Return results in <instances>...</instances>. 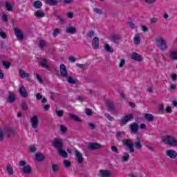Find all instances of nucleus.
<instances>
[{"label":"nucleus","instance_id":"f257e3e1","mask_svg":"<svg viewBox=\"0 0 177 177\" xmlns=\"http://www.w3.org/2000/svg\"><path fill=\"white\" fill-rule=\"evenodd\" d=\"M163 142L166 143V145H169V146H172L173 147H177V140L176 138L171 136H166L163 137Z\"/></svg>","mask_w":177,"mask_h":177},{"label":"nucleus","instance_id":"f03ea898","mask_svg":"<svg viewBox=\"0 0 177 177\" xmlns=\"http://www.w3.org/2000/svg\"><path fill=\"white\" fill-rule=\"evenodd\" d=\"M19 167H24L21 169L22 174H27L29 175V174H31V171H32V168H31V166L27 165V162L26 160H20L19 163Z\"/></svg>","mask_w":177,"mask_h":177},{"label":"nucleus","instance_id":"7ed1b4c3","mask_svg":"<svg viewBox=\"0 0 177 177\" xmlns=\"http://www.w3.org/2000/svg\"><path fill=\"white\" fill-rule=\"evenodd\" d=\"M52 145L53 147H55V149H57L58 151L63 149L64 143L63 142V140L62 138H55L52 142Z\"/></svg>","mask_w":177,"mask_h":177},{"label":"nucleus","instance_id":"20e7f679","mask_svg":"<svg viewBox=\"0 0 177 177\" xmlns=\"http://www.w3.org/2000/svg\"><path fill=\"white\" fill-rule=\"evenodd\" d=\"M156 42L157 44L158 48H159L161 50H165L168 48L167 46V42L162 38L156 39Z\"/></svg>","mask_w":177,"mask_h":177},{"label":"nucleus","instance_id":"39448f33","mask_svg":"<svg viewBox=\"0 0 177 177\" xmlns=\"http://www.w3.org/2000/svg\"><path fill=\"white\" fill-rule=\"evenodd\" d=\"M133 118V115L129 114L123 116L122 119L119 120L120 122V125H127L129 121H132V119Z\"/></svg>","mask_w":177,"mask_h":177},{"label":"nucleus","instance_id":"423d86ee","mask_svg":"<svg viewBox=\"0 0 177 177\" xmlns=\"http://www.w3.org/2000/svg\"><path fill=\"white\" fill-rule=\"evenodd\" d=\"M124 146H127L130 153H135V149L133 148V142L130 139H126L122 140Z\"/></svg>","mask_w":177,"mask_h":177},{"label":"nucleus","instance_id":"0eeeda50","mask_svg":"<svg viewBox=\"0 0 177 177\" xmlns=\"http://www.w3.org/2000/svg\"><path fill=\"white\" fill-rule=\"evenodd\" d=\"M30 122L32 124V128H33V129H37L39 124V119H38V116L37 115L32 116L30 118Z\"/></svg>","mask_w":177,"mask_h":177},{"label":"nucleus","instance_id":"6e6552de","mask_svg":"<svg viewBox=\"0 0 177 177\" xmlns=\"http://www.w3.org/2000/svg\"><path fill=\"white\" fill-rule=\"evenodd\" d=\"M105 104L108 108V111H115V106L113 101L110 100H104Z\"/></svg>","mask_w":177,"mask_h":177},{"label":"nucleus","instance_id":"1a4fd4ad","mask_svg":"<svg viewBox=\"0 0 177 177\" xmlns=\"http://www.w3.org/2000/svg\"><path fill=\"white\" fill-rule=\"evenodd\" d=\"M14 32L19 41H23L24 39V34H23V32L21 30H19L17 28H14Z\"/></svg>","mask_w":177,"mask_h":177},{"label":"nucleus","instance_id":"9d476101","mask_svg":"<svg viewBox=\"0 0 177 177\" xmlns=\"http://www.w3.org/2000/svg\"><path fill=\"white\" fill-rule=\"evenodd\" d=\"M59 71L61 76L63 78H67V75H68V71H67V68L66 67V65L64 64H61L59 66Z\"/></svg>","mask_w":177,"mask_h":177},{"label":"nucleus","instance_id":"9b49d317","mask_svg":"<svg viewBox=\"0 0 177 177\" xmlns=\"http://www.w3.org/2000/svg\"><path fill=\"white\" fill-rule=\"evenodd\" d=\"M4 135H6L8 138H12L16 135V131L13 128L6 129L4 131Z\"/></svg>","mask_w":177,"mask_h":177},{"label":"nucleus","instance_id":"f8f14e48","mask_svg":"<svg viewBox=\"0 0 177 177\" xmlns=\"http://www.w3.org/2000/svg\"><path fill=\"white\" fill-rule=\"evenodd\" d=\"M102 149V145L97 142H91L88 144L89 150H99Z\"/></svg>","mask_w":177,"mask_h":177},{"label":"nucleus","instance_id":"ddd939ff","mask_svg":"<svg viewBox=\"0 0 177 177\" xmlns=\"http://www.w3.org/2000/svg\"><path fill=\"white\" fill-rule=\"evenodd\" d=\"M75 154L77 162H79V164H82V162H84V157H82V153H81L80 151L76 150L75 151Z\"/></svg>","mask_w":177,"mask_h":177},{"label":"nucleus","instance_id":"4468645a","mask_svg":"<svg viewBox=\"0 0 177 177\" xmlns=\"http://www.w3.org/2000/svg\"><path fill=\"white\" fill-rule=\"evenodd\" d=\"M166 155L169 157V158L175 159L177 157L176 151L169 149L166 151Z\"/></svg>","mask_w":177,"mask_h":177},{"label":"nucleus","instance_id":"2eb2a0df","mask_svg":"<svg viewBox=\"0 0 177 177\" xmlns=\"http://www.w3.org/2000/svg\"><path fill=\"white\" fill-rule=\"evenodd\" d=\"M65 32H66V34H77V28H75V26H68L66 28Z\"/></svg>","mask_w":177,"mask_h":177},{"label":"nucleus","instance_id":"dca6fc26","mask_svg":"<svg viewBox=\"0 0 177 177\" xmlns=\"http://www.w3.org/2000/svg\"><path fill=\"white\" fill-rule=\"evenodd\" d=\"M110 40L113 42V44H120V39H121V36L119 35H113L110 37Z\"/></svg>","mask_w":177,"mask_h":177},{"label":"nucleus","instance_id":"f3484780","mask_svg":"<svg viewBox=\"0 0 177 177\" xmlns=\"http://www.w3.org/2000/svg\"><path fill=\"white\" fill-rule=\"evenodd\" d=\"M19 92L22 97H27L28 96V93H27V90H26L24 86L19 88Z\"/></svg>","mask_w":177,"mask_h":177},{"label":"nucleus","instance_id":"a211bd4d","mask_svg":"<svg viewBox=\"0 0 177 177\" xmlns=\"http://www.w3.org/2000/svg\"><path fill=\"white\" fill-rule=\"evenodd\" d=\"M131 57L133 60L136 62H142V56L138 54V53H133L131 55Z\"/></svg>","mask_w":177,"mask_h":177},{"label":"nucleus","instance_id":"6ab92c4d","mask_svg":"<svg viewBox=\"0 0 177 177\" xmlns=\"http://www.w3.org/2000/svg\"><path fill=\"white\" fill-rule=\"evenodd\" d=\"M35 157H36V160L38 161L39 162H42V161L45 160V156H44V153L41 152H37L35 154Z\"/></svg>","mask_w":177,"mask_h":177},{"label":"nucleus","instance_id":"aec40b11","mask_svg":"<svg viewBox=\"0 0 177 177\" xmlns=\"http://www.w3.org/2000/svg\"><path fill=\"white\" fill-rule=\"evenodd\" d=\"M93 49H97L99 48V37H95L92 41Z\"/></svg>","mask_w":177,"mask_h":177},{"label":"nucleus","instance_id":"412c9836","mask_svg":"<svg viewBox=\"0 0 177 177\" xmlns=\"http://www.w3.org/2000/svg\"><path fill=\"white\" fill-rule=\"evenodd\" d=\"M16 101V94L13 93H10L7 99L8 103H13Z\"/></svg>","mask_w":177,"mask_h":177},{"label":"nucleus","instance_id":"4be33fe9","mask_svg":"<svg viewBox=\"0 0 177 177\" xmlns=\"http://www.w3.org/2000/svg\"><path fill=\"white\" fill-rule=\"evenodd\" d=\"M101 177H111V172L109 170H100Z\"/></svg>","mask_w":177,"mask_h":177},{"label":"nucleus","instance_id":"5701e85b","mask_svg":"<svg viewBox=\"0 0 177 177\" xmlns=\"http://www.w3.org/2000/svg\"><path fill=\"white\" fill-rule=\"evenodd\" d=\"M130 129L133 133H136L139 130V125L138 123H132L130 126Z\"/></svg>","mask_w":177,"mask_h":177},{"label":"nucleus","instance_id":"b1692460","mask_svg":"<svg viewBox=\"0 0 177 177\" xmlns=\"http://www.w3.org/2000/svg\"><path fill=\"white\" fill-rule=\"evenodd\" d=\"M68 115L73 121H75V122H82V120L80 118V117L77 116L76 115L68 113Z\"/></svg>","mask_w":177,"mask_h":177},{"label":"nucleus","instance_id":"393cba45","mask_svg":"<svg viewBox=\"0 0 177 177\" xmlns=\"http://www.w3.org/2000/svg\"><path fill=\"white\" fill-rule=\"evenodd\" d=\"M45 3L50 6H56L58 5L59 1H57V0H45Z\"/></svg>","mask_w":177,"mask_h":177},{"label":"nucleus","instance_id":"a878e982","mask_svg":"<svg viewBox=\"0 0 177 177\" xmlns=\"http://www.w3.org/2000/svg\"><path fill=\"white\" fill-rule=\"evenodd\" d=\"M34 15L35 17H37V19H42V17H45V12L41 10H37L35 12Z\"/></svg>","mask_w":177,"mask_h":177},{"label":"nucleus","instance_id":"bb28decb","mask_svg":"<svg viewBox=\"0 0 177 177\" xmlns=\"http://www.w3.org/2000/svg\"><path fill=\"white\" fill-rule=\"evenodd\" d=\"M40 66H41V67H44V68H46V70H49L50 67L48 65V60L43 59H41V61L40 62Z\"/></svg>","mask_w":177,"mask_h":177},{"label":"nucleus","instance_id":"cd10ccee","mask_svg":"<svg viewBox=\"0 0 177 177\" xmlns=\"http://www.w3.org/2000/svg\"><path fill=\"white\" fill-rule=\"evenodd\" d=\"M57 151L59 156H62V157H64V158H67L68 153H67V151L63 150V148L58 149Z\"/></svg>","mask_w":177,"mask_h":177},{"label":"nucleus","instance_id":"c85d7f7f","mask_svg":"<svg viewBox=\"0 0 177 177\" xmlns=\"http://www.w3.org/2000/svg\"><path fill=\"white\" fill-rule=\"evenodd\" d=\"M145 118L147 121H149V122H153V121H154V116L150 113H146L145 115Z\"/></svg>","mask_w":177,"mask_h":177},{"label":"nucleus","instance_id":"c756f323","mask_svg":"<svg viewBox=\"0 0 177 177\" xmlns=\"http://www.w3.org/2000/svg\"><path fill=\"white\" fill-rule=\"evenodd\" d=\"M19 73L20 78H28V77H30V74L26 73V72L23 71V69H19Z\"/></svg>","mask_w":177,"mask_h":177},{"label":"nucleus","instance_id":"7c9ffc66","mask_svg":"<svg viewBox=\"0 0 177 177\" xmlns=\"http://www.w3.org/2000/svg\"><path fill=\"white\" fill-rule=\"evenodd\" d=\"M33 6L35 9H41L42 8V2L40 1H36L33 3Z\"/></svg>","mask_w":177,"mask_h":177},{"label":"nucleus","instance_id":"2f4dec72","mask_svg":"<svg viewBox=\"0 0 177 177\" xmlns=\"http://www.w3.org/2000/svg\"><path fill=\"white\" fill-rule=\"evenodd\" d=\"M136 149L140 150L142 149V144L140 143V138H138L137 140L133 143Z\"/></svg>","mask_w":177,"mask_h":177},{"label":"nucleus","instance_id":"473e14b6","mask_svg":"<svg viewBox=\"0 0 177 177\" xmlns=\"http://www.w3.org/2000/svg\"><path fill=\"white\" fill-rule=\"evenodd\" d=\"M133 41L136 45H139L140 44V35L139 34H136Z\"/></svg>","mask_w":177,"mask_h":177},{"label":"nucleus","instance_id":"72a5a7b5","mask_svg":"<svg viewBox=\"0 0 177 177\" xmlns=\"http://www.w3.org/2000/svg\"><path fill=\"white\" fill-rule=\"evenodd\" d=\"M64 78H67V82H68V84H71L72 85H74V84H77L75 80H74L71 76H68V75H67V77Z\"/></svg>","mask_w":177,"mask_h":177},{"label":"nucleus","instance_id":"f704fd0d","mask_svg":"<svg viewBox=\"0 0 177 177\" xmlns=\"http://www.w3.org/2000/svg\"><path fill=\"white\" fill-rule=\"evenodd\" d=\"M6 170L8 171L9 175H13V168L10 164H7Z\"/></svg>","mask_w":177,"mask_h":177},{"label":"nucleus","instance_id":"c9c22d12","mask_svg":"<svg viewBox=\"0 0 177 177\" xmlns=\"http://www.w3.org/2000/svg\"><path fill=\"white\" fill-rule=\"evenodd\" d=\"M104 48L105 50L109 53H113V52H114V49H113V48H111L109 44H105Z\"/></svg>","mask_w":177,"mask_h":177},{"label":"nucleus","instance_id":"e433bc0d","mask_svg":"<svg viewBox=\"0 0 177 177\" xmlns=\"http://www.w3.org/2000/svg\"><path fill=\"white\" fill-rule=\"evenodd\" d=\"M57 20L58 21V23L59 24H66V19L64 18H62L59 15H56Z\"/></svg>","mask_w":177,"mask_h":177},{"label":"nucleus","instance_id":"4c0bfd02","mask_svg":"<svg viewBox=\"0 0 177 177\" xmlns=\"http://www.w3.org/2000/svg\"><path fill=\"white\" fill-rule=\"evenodd\" d=\"M21 107L24 111H27V110H28V106L27 105V102L25 101L21 102Z\"/></svg>","mask_w":177,"mask_h":177},{"label":"nucleus","instance_id":"58836bf2","mask_svg":"<svg viewBox=\"0 0 177 177\" xmlns=\"http://www.w3.org/2000/svg\"><path fill=\"white\" fill-rule=\"evenodd\" d=\"M6 9H7V10L8 12H12V10H13V7L12 6V4H10V3L6 2Z\"/></svg>","mask_w":177,"mask_h":177},{"label":"nucleus","instance_id":"ea45409f","mask_svg":"<svg viewBox=\"0 0 177 177\" xmlns=\"http://www.w3.org/2000/svg\"><path fill=\"white\" fill-rule=\"evenodd\" d=\"M169 57L172 59V60H177V52L176 51H172L170 53Z\"/></svg>","mask_w":177,"mask_h":177},{"label":"nucleus","instance_id":"a19ab883","mask_svg":"<svg viewBox=\"0 0 177 177\" xmlns=\"http://www.w3.org/2000/svg\"><path fill=\"white\" fill-rule=\"evenodd\" d=\"M2 64H3V66H5V68H6L8 70V68H9V67H10L11 66V64L10 62H8V61H5V60H3L2 61Z\"/></svg>","mask_w":177,"mask_h":177},{"label":"nucleus","instance_id":"79ce46f5","mask_svg":"<svg viewBox=\"0 0 177 177\" xmlns=\"http://www.w3.org/2000/svg\"><path fill=\"white\" fill-rule=\"evenodd\" d=\"M59 169V165H53L52 167H50V170L53 171V172H57Z\"/></svg>","mask_w":177,"mask_h":177},{"label":"nucleus","instance_id":"37998d69","mask_svg":"<svg viewBox=\"0 0 177 177\" xmlns=\"http://www.w3.org/2000/svg\"><path fill=\"white\" fill-rule=\"evenodd\" d=\"M64 165L65 168H70V167H71V162L70 160H65L64 161Z\"/></svg>","mask_w":177,"mask_h":177},{"label":"nucleus","instance_id":"c03bdc74","mask_svg":"<svg viewBox=\"0 0 177 177\" xmlns=\"http://www.w3.org/2000/svg\"><path fill=\"white\" fill-rule=\"evenodd\" d=\"M45 46H46V41H45V40H44V39L40 40L39 48L43 49V48H45Z\"/></svg>","mask_w":177,"mask_h":177},{"label":"nucleus","instance_id":"a18cd8bd","mask_svg":"<svg viewBox=\"0 0 177 177\" xmlns=\"http://www.w3.org/2000/svg\"><path fill=\"white\" fill-rule=\"evenodd\" d=\"M59 34H60V29H59V28L54 29L53 36L54 37H57V35H59Z\"/></svg>","mask_w":177,"mask_h":177},{"label":"nucleus","instance_id":"49530a36","mask_svg":"<svg viewBox=\"0 0 177 177\" xmlns=\"http://www.w3.org/2000/svg\"><path fill=\"white\" fill-rule=\"evenodd\" d=\"M127 26L129 27L131 30H135V24L132 21L127 22Z\"/></svg>","mask_w":177,"mask_h":177},{"label":"nucleus","instance_id":"de8ad7c7","mask_svg":"<svg viewBox=\"0 0 177 177\" xmlns=\"http://www.w3.org/2000/svg\"><path fill=\"white\" fill-rule=\"evenodd\" d=\"M122 160L124 162L128 161V160H129V155L128 153H124V156L122 157Z\"/></svg>","mask_w":177,"mask_h":177},{"label":"nucleus","instance_id":"09e8293b","mask_svg":"<svg viewBox=\"0 0 177 177\" xmlns=\"http://www.w3.org/2000/svg\"><path fill=\"white\" fill-rule=\"evenodd\" d=\"M0 37H1V38H3V39H6L8 36L6 35V33H5V32L2 31L0 29Z\"/></svg>","mask_w":177,"mask_h":177},{"label":"nucleus","instance_id":"8fccbe9b","mask_svg":"<svg viewBox=\"0 0 177 177\" xmlns=\"http://www.w3.org/2000/svg\"><path fill=\"white\" fill-rule=\"evenodd\" d=\"M60 130L62 132V133H66V132H67V127H66L64 125H61Z\"/></svg>","mask_w":177,"mask_h":177},{"label":"nucleus","instance_id":"3c124183","mask_svg":"<svg viewBox=\"0 0 177 177\" xmlns=\"http://www.w3.org/2000/svg\"><path fill=\"white\" fill-rule=\"evenodd\" d=\"M157 21H158V18L157 17H153L150 19L151 24H156Z\"/></svg>","mask_w":177,"mask_h":177},{"label":"nucleus","instance_id":"603ef678","mask_svg":"<svg viewBox=\"0 0 177 177\" xmlns=\"http://www.w3.org/2000/svg\"><path fill=\"white\" fill-rule=\"evenodd\" d=\"M93 35H95V31H93V30H90L87 33V37H88V38H92V37H93Z\"/></svg>","mask_w":177,"mask_h":177},{"label":"nucleus","instance_id":"864d4df0","mask_svg":"<svg viewBox=\"0 0 177 177\" xmlns=\"http://www.w3.org/2000/svg\"><path fill=\"white\" fill-rule=\"evenodd\" d=\"M105 117L108 118L109 121H114V118H113L110 114L109 113H105Z\"/></svg>","mask_w":177,"mask_h":177},{"label":"nucleus","instance_id":"5fc2aeb1","mask_svg":"<svg viewBox=\"0 0 177 177\" xmlns=\"http://www.w3.org/2000/svg\"><path fill=\"white\" fill-rule=\"evenodd\" d=\"M93 12H94L95 13H97L98 15H102V14H103V12H102V10H100V8H95L93 9Z\"/></svg>","mask_w":177,"mask_h":177},{"label":"nucleus","instance_id":"6e6d98bb","mask_svg":"<svg viewBox=\"0 0 177 177\" xmlns=\"http://www.w3.org/2000/svg\"><path fill=\"white\" fill-rule=\"evenodd\" d=\"M86 115H93L92 109H86Z\"/></svg>","mask_w":177,"mask_h":177},{"label":"nucleus","instance_id":"4d7b16f0","mask_svg":"<svg viewBox=\"0 0 177 177\" xmlns=\"http://www.w3.org/2000/svg\"><path fill=\"white\" fill-rule=\"evenodd\" d=\"M57 115L58 117H63V115L64 114V111H57L56 110Z\"/></svg>","mask_w":177,"mask_h":177},{"label":"nucleus","instance_id":"13d9d810","mask_svg":"<svg viewBox=\"0 0 177 177\" xmlns=\"http://www.w3.org/2000/svg\"><path fill=\"white\" fill-rule=\"evenodd\" d=\"M111 149L112 151H113V153H118V148H117V147L112 145L111 147Z\"/></svg>","mask_w":177,"mask_h":177},{"label":"nucleus","instance_id":"bf43d9fd","mask_svg":"<svg viewBox=\"0 0 177 177\" xmlns=\"http://www.w3.org/2000/svg\"><path fill=\"white\" fill-rule=\"evenodd\" d=\"M68 60L71 62V63H75V60H77V59L75 58V57L73 56H70L68 57Z\"/></svg>","mask_w":177,"mask_h":177},{"label":"nucleus","instance_id":"052dcab7","mask_svg":"<svg viewBox=\"0 0 177 177\" xmlns=\"http://www.w3.org/2000/svg\"><path fill=\"white\" fill-rule=\"evenodd\" d=\"M121 135H125V132H124V131H118L116 133V138H120Z\"/></svg>","mask_w":177,"mask_h":177},{"label":"nucleus","instance_id":"680f3d73","mask_svg":"<svg viewBox=\"0 0 177 177\" xmlns=\"http://www.w3.org/2000/svg\"><path fill=\"white\" fill-rule=\"evenodd\" d=\"M177 88H176V85L171 84L170 86V88L169 91H176Z\"/></svg>","mask_w":177,"mask_h":177},{"label":"nucleus","instance_id":"e2e57ef3","mask_svg":"<svg viewBox=\"0 0 177 177\" xmlns=\"http://www.w3.org/2000/svg\"><path fill=\"white\" fill-rule=\"evenodd\" d=\"M171 78L172 81H176V79H177L176 73H172L171 75Z\"/></svg>","mask_w":177,"mask_h":177},{"label":"nucleus","instance_id":"0e129e2a","mask_svg":"<svg viewBox=\"0 0 177 177\" xmlns=\"http://www.w3.org/2000/svg\"><path fill=\"white\" fill-rule=\"evenodd\" d=\"M124 64H125V59H122L120 60V64H119V67H124Z\"/></svg>","mask_w":177,"mask_h":177},{"label":"nucleus","instance_id":"69168bd1","mask_svg":"<svg viewBox=\"0 0 177 177\" xmlns=\"http://www.w3.org/2000/svg\"><path fill=\"white\" fill-rule=\"evenodd\" d=\"M166 113L171 114V113H172V108L171 106H167L166 108Z\"/></svg>","mask_w":177,"mask_h":177},{"label":"nucleus","instance_id":"338daca9","mask_svg":"<svg viewBox=\"0 0 177 177\" xmlns=\"http://www.w3.org/2000/svg\"><path fill=\"white\" fill-rule=\"evenodd\" d=\"M76 66H77V67H79L80 68H82L83 70H85V68H86V66L84 64H76Z\"/></svg>","mask_w":177,"mask_h":177},{"label":"nucleus","instance_id":"774afa93","mask_svg":"<svg viewBox=\"0 0 177 177\" xmlns=\"http://www.w3.org/2000/svg\"><path fill=\"white\" fill-rule=\"evenodd\" d=\"M3 21H5L6 23L8 21V15L6 14H4L2 17Z\"/></svg>","mask_w":177,"mask_h":177}]
</instances>
